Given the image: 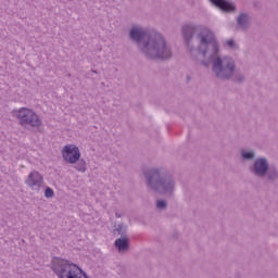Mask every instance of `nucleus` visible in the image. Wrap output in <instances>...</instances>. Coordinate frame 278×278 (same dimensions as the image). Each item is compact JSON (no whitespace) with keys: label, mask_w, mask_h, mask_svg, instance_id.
Returning a JSON list of instances; mask_svg holds the SVG:
<instances>
[{"label":"nucleus","mask_w":278,"mask_h":278,"mask_svg":"<svg viewBox=\"0 0 278 278\" xmlns=\"http://www.w3.org/2000/svg\"><path fill=\"white\" fill-rule=\"evenodd\" d=\"M128 38L137 45L140 53L147 60L168 62L173 58V47L161 33L149 31L141 26H132Z\"/></svg>","instance_id":"f257e3e1"},{"label":"nucleus","mask_w":278,"mask_h":278,"mask_svg":"<svg viewBox=\"0 0 278 278\" xmlns=\"http://www.w3.org/2000/svg\"><path fill=\"white\" fill-rule=\"evenodd\" d=\"M182 38L188 48L192 60L199 61L201 58L203 62H210L214 55V46H217V51H220V43L216 38V34L208 27H201L195 24H187L181 29Z\"/></svg>","instance_id":"f03ea898"},{"label":"nucleus","mask_w":278,"mask_h":278,"mask_svg":"<svg viewBox=\"0 0 278 278\" xmlns=\"http://www.w3.org/2000/svg\"><path fill=\"white\" fill-rule=\"evenodd\" d=\"M213 55L210 61H203V66L212 64V71L217 79L222 81H231L232 84H244L247 76L242 72H236V61L231 56H220L218 46H213Z\"/></svg>","instance_id":"7ed1b4c3"},{"label":"nucleus","mask_w":278,"mask_h":278,"mask_svg":"<svg viewBox=\"0 0 278 278\" xmlns=\"http://www.w3.org/2000/svg\"><path fill=\"white\" fill-rule=\"evenodd\" d=\"M146 186L152 192L173 199L177 190V179L164 167H152L143 172Z\"/></svg>","instance_id":"20e7f679"},{"label":"nucleus","mask_w":278,"mask_h":278,"mask_svg":"<svg viewBox=\"0 0 278 278\" xmlns=\"http://www.w3.org/2000/svg\"><path fill=\"white\" fill-rule=\"evenodd\" d=\"M250 173L257 179H264L267 184H275L278 181V167L270 164L265 157H257L252 165L249 166Z\"/></svg>","instance_id":"39448f33"},{"label":"nucleus","mask_w":278,"mask_h":278,"mask_svg":"<svg viewBox=\"0 0 278 278\" xmlns=\"http://www.w3.org/2000/svg\"><path fill=\"white\" fill-rule=\"evenodd\" d=\"M12 116L18 119V125L25 129H39L42 127V119L31 109L21 108L20 110L12 111Z\"/></svg>","instance_id":"423d86ee"},{"label":"nucleus","mask_w":278,"mask_h":278,"mask_svg":"<svg viewBox=\"0 0 278 278\" xmlns=\"http://www.w3.org/2000/svg\"><path fill=\"white\" fill-rule=\"evenodd\" d=\"M62 156L67 164H76L74 168L78 173H86V160L80 159L81 152L77 146H65L62 150Z\"/></svg>","instance_id":"0eeeda50"},{"label":"nucleus","mask_w":278,"mask_h":278,"mask_svg":"<svg viewBox=\"0 0 278 278\" xmlns=\"http://www.w3.org/2000/svg\"><path fill=\"white\" fill-rule=\"evenodd\" d=\"M25 184L28 188H31L36 192H40V188H42V184H45V177H42L38 172L33 170L26 178Z\"/></svg>","instance_id":"6e6552de"},{"label":"nucleus","mask_w":278,"mask_h":278,"mask_svg":"<svg viewBox=\"0 0 278 278\" xmlns=\"http://www.w3.org/2000/svg\"><path fill=\"white\" fill-rule=\"evenodd\" d=\"M212 5L222 10V12H236V3L228 0H210Z\"/></svg>","instance_id":"1a4fd4ad"},{"label":"nucleus","mask_w":278,"mask_h":278,"mask_svg":"<svg viewBox=\"0 0 278 278\" xmlns=\"http://www.w3.org/2000/svg\"><path fill=\"white\" fill-rule=\"evenodd\" d=\"M237 27L238 29H242V31H247L251 27V16L249 13H240L237 16Z\"/></svg>","instance_id":"9d476101"},{"label":"nucleus","mask_w":278,"mask_h":278,"mask_svg":"<svg viewBox=\"0 0 278 278\" xmlns=\"http://www.w3.org/2000/svg\"><path fill=\"white\" fill-rule=\"evenodd\" d=\"M115 249H117L118 253H127L129 251V238L122 237L115 240L114 242Z\"/></svg>","instance_id":"9b49d317"},{"label":"nucleus","mask_w":278,"mask_h":278,"mask_svg":"<svg viewBox=\"0 0 278 278\" xmlns=\"http://www.w3.org/2000/svg\"><path fill=\"white\" fill-rule=\"evenodd\" d=\"M241 157H242V160L251 162V160H255V151L254 150H250V151L242 150Z\"/></svg>","instance_id":"f8f14e48"},{"label":"nucleus","mask_w":278,"mask_h":278,"mask_svg":"<svg viewBox=\"0 0 278 278\" xmlns=\"http://www.w3.org/2000/svg\"><path fill=\"white\" fill-rule=\"evenodd\" d=\"M117 232V236H122V238H127V227H125V225L118 224L117 228L114 230V233Z\"/></svg>","instance_id":"ddd939ff"},{"label":"nucleus","mask_w":278,"mask_h":278,"mask_svg":"<svg viewBox=\"0 0 278 278\" xmlns=\"http://www.w3.org/2000/svg\"><path fill=\"white\" fill-rule=\"evenodd\" d=\"M225 46L228 47V49H232L233 51L238 50V43H236L235 39L226 40Z\"/></svg>","instance_id":"4468645a"},{"label":"nucleus","mask_w":278,"mask_h":278,"mask_svg":"<svg viewBox=\"0 0 278 278\" xmlns=\"http://www.w3.org/2000/svg\"><path fill=\"white\" fill-rule=\"evenodd\" d=\"M156 207L157 210H166V207H168V203L166 202V200H157Z\"/></svg>","instance_id":"2eb2a0df"},{"label":"nucleus","mask_w":278,"mask_h":278,"mask_svg":"<svg viewBox=\"0 0 278 278\" xmlns=\"http://www.w3.org/2000/svg\"><path fill=\"white\" fill-rule=\"evenodd\" d=\"M54 195H55V192H53V189H51L50 187H47L45 190L46 199H53Z\"/></svg>","instance_id":"dca6fc26"},{"label":"nucleus","mask_w":278,"mask_h":278,"mask_svg":"<svg viewBox=\"0 0 278 278\" xmlns=\"http://www.w3.org/2000/svg\"><path fill=\"white\" fill-rule=\"evenodd\" d=\"M121 216H123L121 213H118V212L115 213L116 218H121Z\"/></svg>","instance_id":"f3484780"},{"label":"nucleus","mask_w":278,"mask_h":278,"mask_svg":"<svg viewBox=\"0 0 278 278\" xmlns=\"http://www.w3.org/2000/svg\"><path fill=\"white\" fill-rule=\"evenodd\" d=\"M91 73H94L97 75V73H99V72H97L96 70H91Z\"/></svg>","instance_id":"a211bd4d"},{"label":"nucleus","mask_w":278,"mask_h":278,"mask_svg":"<svg viewBox=\"0 0 278 278\" xmlns=\"http://www.w3.org/2000/svg\"><path fill=\"white\" fill-rule=\"evenodd\" d=\"M101 85H102V86H105V83H102Z\"/></svg>","instance_id":"6ab92c4d"}]
</instances>
